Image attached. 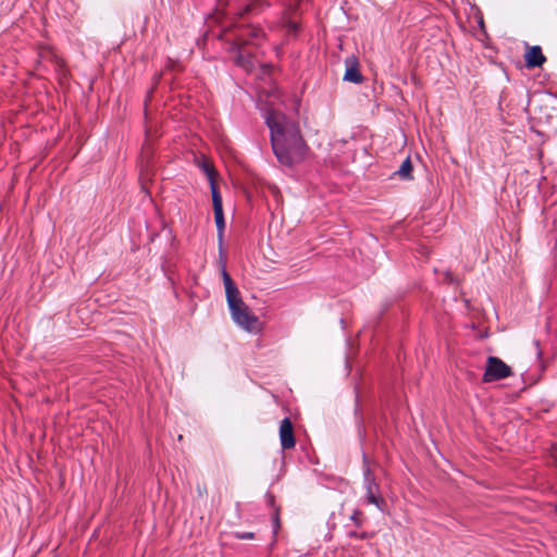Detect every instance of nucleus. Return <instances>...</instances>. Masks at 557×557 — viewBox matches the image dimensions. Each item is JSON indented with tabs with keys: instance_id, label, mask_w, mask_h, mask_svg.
<instances>
[{
	"instance_id": "obj_5",
	"label": "nucleus",
	"mask_w": 557,
	"mask_h": 557,
	"mask_svg": "<svg viewBox=\"0 0 557 557\" xmlns=\"http://www.w3.org/2000/svg\"><path fill=\"white\" fill-rule=\"evenodd\" d=\"M214 221L218 231V244H223V235L225 230V219L223 213V203L220 191L213 190L212 197Z\"/></svg>"
},
{
	"instance_id": "obj_1",
	"label": "nucleus",
	"mask_w": 557,
	"mask_h": 557,
	"mask_svg": "<svg viewBox=\"0 0 557 557\" xmlns=\"http://www.w3.org/2000/svg\"><path fill=\"white\" fill-rule=\"evenodd\" d=\"M264 121L270 129L272 150L278 162L286 166L301 162L307 152V145L298 123L273 109L265 112Z\"/></svg>"
},
{
	"instance_id": "obj_4",
	"label": "nucleus",
	"mask_w": 557,
	"mask_h": 557,
	"mask_svg": "<svg viewBox=\"0 0 557 557\" xmlns=\"http://www.w3.org/2000/svg\"><path fill=\"white\" fill-rule=\"evenodd\" d=\"M511 368L498 357L490 356L483 374V382L490 383L510 376Z\"/></svg>"
},
{
	"instance_id": "obj_15",
	"label": "nucleus",
	"mask_w": 557,
	"mask_h": 557,
	"mask_svg": "<svg viewBox=\"0 0 557 557\" xmlns=\"http://www.w3.org/2000/svg\"><path fill=\"white\" fill-rule=\"evenodd\" d=\"M234 536L238 540H253L256 537L253 532H235Z\"/></svg>"
},
{
	"instance_id": "obj_10",
	"label": "nucleus",
	"mask_w": 557,
	"mask_h": 557,
	"mask_svg": "<svg viewBox=\"0 0 557 557\" xmlns=\"http://www.w3.org/2000/svg\"><path fill=\"white\" fill-rule=\"evenodd\" d=\"M264 36V33L259 27H248L245 30V34L240 36V40H243L245 44H259V40H261Z\"/></svg>"
},
{
	"instance_id": "obj_7",
	"label": "nucleus",
	"mask_w": 557,
	"mask_h": 557,
	"mask_svg": "<svg viewBox=\"0 0 557 557\" xmlns=\"http://www.w3.org/2000/svg\"><path fill=\"white\" fill-rule=\"evenodd\" d=\"M280 442L283 449H290L295 447L296 441L294 436V429L289 418H284L281 421Z\"/></svg>"
},
{
	"instance_id": "obj_16",
	"label": "nucleus",
	"mask_w": 557,
	"mask_h": 557,
	"mask_svg": "<svg viewBox=\"0 0 557 557\" xmlns=\"http://www.w3.org/2000/svg\"><path fill=\"white\" fill-rule=\"evenodd\" d=\"M347 535L350 539H358V540H367V539H369V533L368 532L358 533L356 531H349L347 533Z\"/></svg>"
},
{
	"instance_id": "obj_9",
	"label": "nucleus",
	"mask_w": 557,
	"mask_h": 557,
	"mask_svg": "<svg viewBox=\"0 0 557 557\" xmlns=\"http://www.w3.org/2000/svg\"><path fill=\"white\" fill-rule=\"evenodd\" d=\"M219 267L221 271V276L224 284V289L226 290L228 287V283L232 285V287H235L236 284L232 280L231 275L226 271V253L223 249V244H219Z\"/></svg>"
},
{
	"instance_id": "obj_11",
	"label": "nucleus",
	"mask_w": 557,
	"mask_h": 557,
	"mask_svg": "<svg viewBox=\"0 0 557 557\" xmlns=\"http://www.w3.org/2000/svg\"><path fill=\"white\" fill-rule=\"evenodd\" d=\"M200 168L201 170L203 171V173L206 174L207 178H208V182H209V185H210V191H211V196L213 197V190L215 191H219V188L216 186V183H215V170L214 168L209 164L208 162H202L200 164Z\"/></svg>"
},
{
	"instance_id": "obj_13",
	"label": "nucleus",
	"mask_w": 557,
	"mask_h": 557,
	"mask_svg": "<svg viewBox=\"0 0 557 557\" xmlns=\"http://www.w3.org/2000/svg\"><path fill=\"white\" fill-rule=\"evenodd\" d=\"M257 10V3H256V0H251L250 2L248 3H245L243 5H240L238 9H237V12L236 14L239 16V17H243L245 15H248V14H251L252 12H255Z\"/></svg>"
},
{
	"instance_id": "obj_6",
	"label": "nucleus",
	"mask_w": 557,
	"mask_h": 557,
	"mask_svg": "<svg viewBox=\"0 0 557 557\" xmlns=\"http://www.w3.org/2000/svg\"><path fill=\"white\" fill-rule=\"evenodd\" d=\"M346 71L343 79L345 82L361 84L364 81L363 75L359 70V61L355 55H350L345 59Z\"/></svg>"
},
{
	"instance_id": "obj_14",
	"label": "nucleus",
	"mask_w": 557,
	"mask_h": 557,
	"mask_svg": "<svg viewBox=\"0 0 557 557\" xmlns=\"http://www.w3.org/2000/svg\"><path fill=\"white\" fill-rule=\"evenodd\" d=\"M360 516H361V511L358 509L354 510V512L350 516V520L355 523L356 527H361L363 523Z\"/></svg>"
},
{
	"instance_id": "obj_12",
	"label": "nucleus",
	"mask_w": 557,
	"mask_h": 557,
	"mask_svg": "<svg viewBox=\"0 0 557 557\" xmlns=\"http://www.w3.org/2000/svg\"><path fill=\"white\" fill-rule=\"evenodd\" d=\"M395 174L399 175L401 180H411L412 178V164L410 158H406L401 163L398 171Z\"/></svg>"
},
{
	"instance_id": "obj_8",
	"label": "nucleus",
	"mask_w": 557,
	"mask_h": 557,
	"mask_svg": "<svg viewBox=\"0 0 557 557\" xmlns=\"http://www.w3.org/2000/svg\"><path fill=\"white\" fill-rule=\"evenodd\" d=\"M524 61L527 66L530 69L539 67L543 65V63L546 61V58L543 54L540 46H533L524 54Z\"/></svg>"
},
{
	"instance_id": "obj_3",
	"label": "nucleus",
	"mask_w": 557,
	"mask_h": 557,
	"mask_svg": "<svg viewBox=\"0 0 557 557\" xmlns=\"http://www.w3.org/2000/svg\"><path fill=\"white\" fill-rule=\"evenodd\" d=\"M363 461L367 463V457L363 456ZM363 487L364 496L368 504L374 505L379 510L384 511L385 500L381 496L380 485L375 480L373 472L368 465L363 469Z\"/></svg>"
},
{
	"instance_id": "obj_18",
	"label": "nucleus",
	"mask_w": 557,
	"mask_h": 557,
	"mask_svg": "<svg viewBox=\"0 0 557 557\" xmlns=\"http://www.w3.org/2000/svg\"><path fill=\"white\" fill-rule=\"evenodd\" d=\"M534 345L536 346L537 355L540 356V355H541V350H540V342H539V341H535V342H534Z\"/></svg>"
},
{
	"instance_id": "obj_17",
	"label": "nucleus",
	"mask_w": 557,
	"mask_h": 557,
	"mask_svg": "<svg viewBox=\"0 0 557 557\" xmlns=\"http://www.w3.org/2000/svg\"><path fill=\"white\" fill-rule=\"evenodd\" d=\"M236 64H238L239 66L245 67L246 70H248V69H249V66H250V63L244 59V57H243V54H242V53H239V54L237 55V58H236Z\"/></svg>"
},
{
	"instance_id": "obj_2",
	"label": "nucleus",
	"mask_w": 557,
	"mask_h": 557,
	"mask_svg": "<svg viewBox=\"0 0 557 557\" xmlns=\"http://www.w3.org/2000/svg\"><path fill=\"white\" fill-rule=\"evenodd\" d=\"M225 296L233 321L245 331H258L259 320L251 312L249 307L243 301L237 286L232 287V285L228 283V287L225 290Z\"/></svg>"
}]
</instances>
